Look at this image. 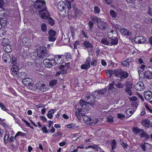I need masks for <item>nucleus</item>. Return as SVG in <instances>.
<instances>
[{
    "label": "nucleus",
    "mask_w": 152,
    "mask_h": 152,
    "mask_svg": "<svg viewBox=\"0 0 152 152\" xmlns=\"http://www.w3.org/2000/svg\"><path fill=\"white\" fill-rule=\"evenodd\" d=\"M132 88H126L125 89V91L126 93L129 96H132Z\"/></svg>",
    "instance_id": "ea45409f"
},
{
    "label": "nucleus",
    "mask_w": 152,
    "mask_h": 152,
    "mask_svg": "<svg viewBox=\"0 0 152 152\" xmlns=\"http://www.w3.org/2000/svg\"><path fill=\"white\" fill-rule=\"evenodd\" d=\"M144 78L148 79H152V72L149 71H145L144 74Z\"/></svg>",
    "instance_id": "412c9836"
},
{
    "label": "nucleus",
    "mask_w": 152,
    "mask_h": 152,
    "mask_svg": "<svg viewBox=\"0 0 152 152\" xmlns=\"http://www.w3.org/2000/svg\"><path fill=\"white\" fill-rule=\"evenodd\" d=\"M93 98H94V99L96 98H99L100 97V96L99 95V93H98V92L97 91H94L93 93Z\"/></svg>",
    "instance_id": "e433bc0d"
},
{
    "label": "nucleus",
    "mask_w": 152,
    "mask_h": 152,
    "mask_svg": "<svg viewBox=\"0 0 152 152\" xmlns=\"http://www.w3.org/2000/svg\"><path fill=\"white\" fill-rule=\"evenodd\" d=\"M115 85L117 87L120 88H123L124 86V84L120 82L115 83Z\"/></svg>",
    "instance_id": "58836bf2"
},
{
    "label": "nucleus",
    "mask_w": 152,
    "mask_h": 152,
    "mask_svg": "<svg viewBox=\"0 0 152 152\" xmlns=\"http://www.w3.org/2000/svg\"><path fill=\"white\" fill-rule=\"evenodd\" d=\"M61 55H56L54 58H53V65H56V64H60L59 61L61 59Z\"/></svg>",
    "instance_id": "dca6fc26"
},
{
    "label": "nucleus",
    "mask_w": 152,
    "mask_h": 152,
    "mask_svg": "<svg viewBox=\"0 0 152 152\" xmlns=\"http://www.w3.org/2000/svg\"><path fill=\"white\" fill-rule=\"evenodd\" d=\"M25 135V133L23 132H21L19 131L18 132L15 134V137H16V138L18 136H20L21 137H22L24 136Z\"/></svg>",
    "instance_id": "3c124183"
},
{
    "label": "nucleus",
    "mask_w": 152,
    "mask_h": 152,
    "mask_svg": "<svg viewBox=\"0 0 152 152\" xmlns=\"http://www.w3.org/2000/svg\"><path fill=\"white\" fill-rule=\"evenodd\" d=\"M64 6L65 10H67V11H69L68 10L71 8V4L69 3H68L67 4H64Z\"/></svg>",
    "instance_id": "79ce46f5"
},
{
    "label": "nucleus",
    "mask_w": 152,
    "mask_h": 152,
    "mask_svg": "<svg viewBox=\"0 0 152 152\" xmlns=\"http://www.w3.org/2000/svg\"><path fill=\"white\" fill-rule=\"evenodd\" d=\"M35 7L37 9H45L46 8L45 2L44 0H36Z\"/></svg>",
    "instance_id": "6e6552de"
},
{
    "label": "nucleus",
    "mask_w": 152,
    "mask_h": 152,
    "mask_svg": "<svg viewBox=\"0 0 152 152\" xmlns=\"http://www.w3.org/2000/svg\"><path fill=\"white\" fill-rule=\"evenodd\" d=\"M120 144L123 147L124 149H126L127 148L128 145L126 143L123 142L121 139L120 140Z\"/></svg>",
    "instance_id": "4c0bfd02"
},
{
    "label": "nucleus",
    "mask_w": 152,
    "mask_h": 152,
    "mask_svg": "<svg viewBox=\"0 0 152 152\" xmlns=\"http://www.w3.org/2000/svg\"><path fill=\"white\" fill-rule=\"evenodd\" d=\"M9 134H6L4 136V141L5 144L7 143L9 141Z\"/></svg>",
    "instance_id": "5fc2aeb1"
},
{
    "label": "nucleus",
    "mask_w": 152,
    "mask_h": 152,
    "mask_svg": "<svg viewBox=\"0 0 152 152\" xmlns=\"http://www.w3.org/2000/svg\"><path fill=\"white\" fill-rule=\"evenodd\" d=\"M125 85L126 87V88H132V83L130 82H126Z\"/></svg>",
    "instance_id": "4d7b16f0"
},
{
    "label": "nucleus",
    "mask_w": 152,
    "mask_h": 152,
    "mask_svg": "<svg viewBox=\"0 0 152 152\" xmlns=\"http://www.w3.org/2000/svg\"><path fill=\"white\" fill-rule=\"evenodd\" d=\"M57 80H56L53 79L51 80L49 83V85L50 86H55L57 83Z\"/></svg>",
    "instance_id": "a19ab883"
},
{
    "label": "nucleus",
    "mask_w": 152,
    "mask_h": 152,
    "mask_svg": "<svg viewBox=\"0 0 152 152\" xmlns=\"http://www.w3.org/2000/svg\"><path fill=\"white\" fill-rule=\"evenodd\" d=\"M95 99L93 98V95L87 94L86 95L85 98L86 102L83 100L79 101V104L80 106H82L83 108L89 109L92 106L95 101Z\"/></svg>",
    "instance_id": "f257e3e1"
},
{
    "label": "nucleus",
    "mask_w": 152,
    "mask_h": 152,
    "mask_svg": "<svg viewBox=\"0 0 152 152\" xmlns=\"http://www.w3.org/2000/svg\"><path fill=\"white\" fill-rule=\"evenodd\" d=\"M147 142H145L143 144H141L140 146L141 148L143 151H145L146 150V149L147 148Z\"/></svg>",
    "instance_id": "09e8293b"
},
{
    "label": "nucleus",
    "mask_w": 152,
    "mask_h": 152,
    "mask_svg": "<svg viewBox=\"0 0 152 152\" xmlns=\"http://www.w3.org/2000/svg\"><path fill=\"white\" fill-rule=\"evenodd\" d=\"M144 97L146 99L150 100L152 97V93L150 91H147L144 93Z\"/></svg>",
    "instance_id": "5701e85b"
},
{
    "label": "nucleus",
    "mask_w": 152,
    "mask_h": 152,
    "mask_svg": "<svg viewBox=\"0 0 152 152\" xmlns=\"http://www.w3.org/2000/svg\"><path fill=\"white\" fill-rule=\"evenodd\" d=\"M113 30H111V31L107 33V36L108 38H109V39L113 37Z\"/></svg>",
    "instance_id": "864d4df0"
},
{
    "label": "nucleus",
    "mask_w": 152,
    "mask_h": 152,
    "mask_svg": "<svg viewBox=\"0 0 152 152\" xmlns=\"http://www.w3.org/2000/svg\"><path fill=\"white\" fill-rule=\"evenodd\" d=\"M94 12L95 14H98L100 13V10L97 6H96L94 7Z\"/></svg>",
    "instance_id": "8fccbe9b"
},
{
    "label": "nucleus",
    "mask_w": 152,
    "mask_h": 152,
    "mask_svg": "<svg viewBox=\"0 0 152 152\" xmlns=\"http://www.w3.org/2000/svg\"><path fill=\"white\" fill-rule=\"evenodd\" d=\"M117 117L118 118L122 119L125 117V115L123 114L118 113V114Z\"/></svg>",
    "instance_id": "338daca9"
},
{
    "label": "nucleus",
    "mask_w": 152,
    "mask_h": 152,
    "mask_svg": "<svg viewBox=\"0 0 152 152\" xmlns=\"http://www.w3.org/2000/svg\"><path fill=\"white\" fill-rule=\"evenodd\" d=\"M83 45L85 47L84 48L87 49L89 55L92 56L93 55L92 51L93 48V45L87 41H84L83 43Z\"/></svg>",
    "instance_id": "20e7f679"
},
{
    "label": "nucleus",
    "mask_w": 152,
    "mask_h": 152,
    "mask_svg": "<svg viewBox=\"0 0 152 152\" xmlns=\"http://www.w3.org/2000/svg\"><path fill=\"white\" fill-rule=\"evenodd\" d=\"M150 135L146 132H143L142 134H141L140 138H144L145 140H148L150 137Z\"/></svg>",
    "instance_id": "c756f323"
},
{
    "label": "nucleus",
    "mask_w": 152,
    "mask_h": 152,
    "mask_svg": "<svg viewBox=\"0 0 152 152\" xmlns=\"http://www.w3.org/2000/svg\"><path fill=\"white\" fill-rule=\"evenodd\" d=\"M9 57L10 58V56L7 54H4L3 56L2 59L5 63H7V61H8L9 62V61L11 59V58L9 59Z\"/></svg>",
    "instance_id": "cd10ccee"
},
{
    "label": "nucleus",
    "mask_w": 152,
    "mask_h": 152,
    "mask_svg": "<svg viewBox=\"0 0 152 152\" xmlns=\"http://www.w3.org/2000/svg\"><path fill=\"white\" fill-rule=\"evenodd\" d=\"M55 111V110L53 109L49 110L47 114V116L48 117L49 119H52L53 118V114L54 113Z\"/></svg>",
    "instance_id": "a878e982"
},
{
    "label": "nucleus",
    "mask_w": 152,
    "mask_h": 152,
    "mask_svg": "<svg viewBox=\"0 0 152 152\" xmlns=\"http://www.w3.org/2000/svg\"><path fill=\"white\" fill-rule=\"evenodd\" d=\"M41 28L42 31L45 32L47 30V26L45 23H43L41 25Z\"/></svg>",
    "instance_id": "37998d69"
},
{
    "label": "nucleus",
    "mask_w": 152,
    "mask_h": 152,
    "mask_svg": "<svg viewBox=\"0 0 152 152\" xmlns=\"http://www.w3.org/2000/svg\"><path fill=\"white\" fill-rule=\"evenodd\" d=\"M109 40L110 46L116 45L118 43V39L116 37H112Z\"/></svg>",
    "instance_id": "2eb2a0df"
},
{
    "label": "nucleus",
    "mask_w": 152,
    "mask_h": 152,
    "mask_svg": "<svg viewBox=\"0 0 152 152\" xmlns=\"http://www.w3.org/2000/svg\"><path fill=\"white\" fill-rule=\"evenodd\" d=\"M53 58L51 59H46L44 60L43 63L44 65L48 68H50L53 65Z\"/></svg>",
    "instance_id": "9b49d317"
},
{
    "label": "nucleus",
    "mask_w": 152,
    "mask_h": 152,
    "mask_svg": "<svg viewBox=\"0 0 152 152\" xmlns=\"http://www.w3.org/2000/svg\"><path fill=\"white\" fill-rule=\"evenodd\" d=\"M107 91V89L106 88H104L98 91H97L98 93L99 94V95L101 96V95L104 94V93H105L106 91Z\"/></svg>",
    "instance_id": "c03bdc74"
},
{
    "label": "nucleus",
    "mask_w": 152,
    "mask_h": 152,
    "mask_svg": "<svg viewBox=\"0 0 152 152\" xmlns=\"http://www.w3.org/2000/svg\"><path fill=\"white\" fill-rule=\"evenodd\" d=\"M115 84L114 82L113 83L110 84L109 85L108 89L110 91L112 89H113V88H115L114 87L113 85H115Z\"/></svg>",
    "instance_id": "0e129e2a"
},
{
    "label": "nucleus",
    "mask_w": 152,
    "mask_h": 152,
    "mask_svg": "<svg viewBox=\"0 0 152 152\" xmlns=\"http://www.w3.org/2000/svg\"><path fill=\"white\" fill-rule=\"evenodd\" d=\"M49 34L48 39L50 41L53 42L56 40L55 36L56 35V31L52 30H49L48 32Z\"/></svg>",
    "instance_id": "9d476101"
},
{
    "label": "nucleus",
    "mask_w": 152,
    "mask_h": 152,
    "mask_svg": "<svg viewBox=\"0 0 152 152\" xmlns=\"http://www.w3.org/2000/svg\"><path fill=\"white\" fill-rule=\"evenodd\" d=\"M65 4H64L63 2L62 1L59 2V3L58 4V9L60 11H61L62 10H65L64 6Z\"/></svg>",
    "instance_id": "bb28decb"
},
{
    "label": "nucleus",
    "mask_w": 152,
    "mask_h": 152,
    "mask_svg": "<svg viewBox=\"0 0 152 152\" xmlns=\"http://www.w3.org/2000/svg\"><path fill=\"white\" fill-rule=\"evenodd\" d=\"M97 61L94 58H92L91 59V64L92 66H96L97 65Z\"/></svg>",
    "instance_id": "603ef678"
},
{
    "label": "nucleus",
    "mask_w": 152,
    "mask_h": 152,
    "mask_svg": "<svg viewBox=\"0 0 152 152\" xmlns=\"http://www.w3.org/2000/svg\"><path fill=\"white\" fill-rule=\"evenodd\" d=\"M135 88L138 91H142L145 88L143 83L142 82L137 83L135 86Z\"/></svg>",
    "instance_id": "ddd939ff"
},
{
    "label": "nucleus",
    "mask_w": 152,
    "mask_h": 152,
    "mask_svg": "<svg viewBox=\"0 0 152 152\" xmlns=\"http://www.w3.org/2000/svg\"><path fill=\"white\" fill-rule=\"evenodd\" d=\"M116 77H120L121 80L127 78L129 76L128 73L126 71H124L121 69H117Z\"/></svg>",
    "instance_id": "7ed1b4c3"
},
{
    "label": "nucleus",
    "mask_w": 152,
    "mask_h": 152,
    "mask_svg": "<svg viewBox=\"0 0 152 152\" xmlns=\"http://www.w3.org/2000/svg\"><path fill=\"white\" fill-rule=\"evenodd\" d=\"M110 16L113 18L115 19L117 16V14L113 10H110Z\"/></svg>",
    "instance_id": "2f4dec72"
},
{
    "label": "nucleus",
    "mask_w": 152,
    "mask_h": 152,
    "mask_svg": "<svg viewBox=\"0 0 152 152\" xmlns=\"http://www.w3.org/2000/svg\"><path fill=\"white\" fill-rule=\"evenodd\" d=\"M97 27L100 30L105 31L108 28V25L106 22L101 20L97 24Z\"/></svg>",
    "instance_id": "1a4fd4ad"
},
{
    "label": "nucleus",
    "mask_w": 152,
    "mask_h": 152,
    "mask_svg": "<svg viewBox=\"0 0 152 152\" xmlns=\"http://www.w3.org/2000/svg\"><path fill=\"white\" fill-rule=\"evenodd\" d=\"M90 66H88V65L86 64H82L81 66V68L82 69H88L90 67Z\"/></svg>",
    "instance_id": "6e6d98bb"
},
{
    "label": "nucleus",
    "mask_w": 152,
    "mask_h": 152,
    "mask_svg": "<svg viewBox=\"0 0 152 152\" xmlns=\"http://www.w3.org/2000/svg\"><path fill=\"white\" fill-rule=\"evenodd\" d=\"M107 121L110 123L113 122V117L110 115L108 116Z\"/></svg>",
    "instance_id": "052dcab7"
},
{
    "label": "nucleus",
    "mask_w": 152,
    "mask_h": 152,
    "mask_svg": "<svg viewBox=\"0 0 152 152\" xmlns=\"http://www.w3.org/2000/svg\"><path fill=\"white\" fill-rule=\"evenodd\" d=\"M22 82L23 84L28 86V87L31 90L33 89V86H35L31 82V79L29 77H26L23 79Z\"/></svg>",
    "instance_id": "423d86ee"
},
{
    "label": "nucleus",
    "mask_w": 152,
    "mask_h": 152,
    "mask_svg": "<svg viewBox=\"0 0 152 152\" xmlns=\"http://www.w3.org/2000/svg\"><path fill=\"white\" fill-rule=\"evenodd\" d=\"M81 109H77V111L75 112V115L77 118H79L81 116H86L85 115V113L82 112H87V110L89 109H87L86 108H83L82 106H81Z\"/></svg>",
    "instance_id": "0eeeda50"
},
{
    "label": "nucleus",
    "mask_w": 152,
    "mask_h": 152,
    "mask_svg": "<svg viewBox=\"0 0 152 152\" xmlns=\"http://www.w3.org/2000/svg\"><path fill=\"white\" fill-rule=\"evenodd\" d=\"M140 129L138 127H134L132 129L133 132L134 133V134H137L139 132Z\"/></svg>",
    "instance_id": "bf43d9fd"
},
{
    "label": "nucleus",
    "mask_w": 152,
    "mask_h": 152,
    "mask_svg": "<svg viewBox=\"0 0 152 152\" xmlns=\"http://www.w3.org/2000/svg\"><path fill=\"white\" fill-rule=\"evenodd\" d=\"M126 112V113L127 114V117H129L133 114L134 110L131 108H129L127 109Z\"/></svg>",
    "instance_id": "c85d7f7f"
},
{
    "label": "nucleus",
    "mask_w": 152,
    "mask_h": 152,
    "mask_svg": "<svg viewBox=\"0 0 152 152\" xmlns=\"http://www.w3.org/2000/svg\"><path fill=\"white\" fill-rule=\"evenodd\" d=\"M121 63L122 65L126 67H128L129 66V63H128V62H127L126 60L123 61Z\"/></svg>",
    "instance_id": "680f3d73"
},
{
    "label": "nucleus",
    "mask_w": 152,
    "mask_h": 152,
    "mask_svg": "<svg viewBox=\"0 0 152 152\" xmlns=\"http://www.w3.org/2000/svg\"><path fill=\"white\" fill-rule=\"evenodd\" d=\"M91 61V58L90 57H88L86 59L85 63L88 65V66H90V62Z\"/></svg>",
    "instance_id": "e2e57ef3"
},
{
    "label": "nucleus",
    "mask_w": 152,
    "mask_h": 152,
    "mask_svg": "<svg viewBox=\"0 0 152 152\" xmlns=\"http://www.w3.org/2000/svg\"><path fill=\"white\" fill-rule=\"evenodd\" d=\"M110 40H108L106 38H103L102 39L101 42L102 44L110 46Z\"/></svg>",
    "instance_id": "7c9ffc66"
},
{
    "label": "nucleus",
    "mask_w": 152,
    "mask_h": 152,
    "mask_svg": "<svg viewBox=\"0 0 152 152\" xmlns=\"http://www.w3.org/2000/svg\"><path fill=\"white\" fill-rule=\"evenodd\" d=\"M41 130L43 131V133H45V134L48 133V131L47 130V129L46 127H44L41 128Z\"/></svg>",
    "instance_id": "774afa93"
},
{
    "label": "nucleus",
    "mask_w": 152,
    "mask_h": 152,
    "mask_svg": "<svg viewBox=\"0 0 152 152\" xmlns=\"http://www.w3.org/2000/svg\"><path fill=\"white\" fill-rule=\"evenodd\" d=\"M101 20V19L100 18L96 17L92 18L91 20V21L94 23H97V24H98V23Z\"/></svg>",
    "instance_id": "f704fd0d"
},
{
    "label": "nucleus",
    "mask_w": 152,
    "mask_h": 152,
    "mask_svg": "<svg viewBox=\"0 0 152 152\" xmlns=\"http://www.w3.org/2000/svg\"><path fill=\"white\" fill-rule=\"evenodd\" d=\"M110 144L112 150H114L116 148L117 143L115 140H113Z\"/></svg>",
    "instance_id": "72a5a7b5"
},
{
    "label": "nucleus",
    "mask_w": 152,
    "mask_h": 152,
    "mask_svg": "<svg viewBox=\"0 0 152 152\" xmlns=\"http://www.w3.org/2000/svg\"><path fill=\"white\" fill-rule=\"evenodd\" d=\"M47 19L48 20V21L50 25L52 26L54 24L55 21L52 18L49 17Z\"/></svg>",
    "instance_id": "c9c22d12"
},
{
    "label": "nucleus",
    "mask_w": 152,
    "mask_h": 152,
    "mask_svg": "<svg viewBox=\"0 0 152 152\" xmlns=\"http://www.w3.org/2000/svg\"><path fill=\"white\" fill-rule=\"evenodd\" d=\"M3 49L7 53H9L11 51L12 49L11 45L8 44L4 43L3 42Z\"/></svg>",
    "instance_id": "f3484780"
},
{
    "label": "nucleus",
    "mask_w": 152,
    "mask_h": 152,
    "mask_svg": "<svg viewBox=\"0 0 152 152\" xmlns=\"http://www.w3.org/2000/svg\"><path fill=\"white\" fill-rule=\"evenodd\" d=\"M66 10H62V12H63V14L64 16H68L69 17V16L71 15V13L69 12V11H67V12H66Z\"/></svg>",
    "instance_id": "de8ad7c7"
},
{
    "label": "nucleus",
    "mask_w": 152,
    "mask_h": 152,
    "mask_svg": "<svg viewBox=\"0 0 152 152\" xmlns=\"http://www.w3.org/2000/svg\"><path fill=\"white\" fill-rule=\"evenodd\" d=\"M34 68L37 70H39L41 67V66L39 60H36L34 61Z\"/></svg>",
    "instance_id": "4be33fe9"
},
{
    "label": "nucleus",
    "mask_w": 152,
    "mask_h": 152,
    "mask_svg": "<svg viewBox=\"0 0 152 152\" xmlns=\"http://www.w3.org/2000/svg\"><path fill=\"white\" fill-rule=\"evenodd\" d=\"M11 70L12 72L15 73V75H17L19 71V68L17 65H12Z\"/></svg>",
    "instance_id": "b1692460"
},
{
    "label": "nucleus",
    "mask_w": 152,
    "mask_h": 152,
    "mask_svg": "<svg viewBox=\"0 0 152 152\" xmlns=\"http://www.w3.org/2000/svg\"><path fill=\"white\" fill-rule=\"evenodd\" d=\"M42 92H44L45 91H46V88H45V84L42 85L40 87L38 88Z\"/></svg>",
    "instance_id": "a18cd8bd"
},
{
    "label": "nucleus",
    "mask_w": 152,
    "mask_h": 152,
    "mask_svg": "<svg viewBox=\"0 0 152 152\" xmlns=\"http://www.w3.org/2000/svg\"><path fill=\"white\" fill-rule=\"evenodd\" d=\"M92 120H93V121H92V125H95L96 124H97L99 121V120L97 118H94V119H92Z\"/></svg>",
    "instance_id": "69168bd1"
},
{
    "label": "nucleus",
    "mask_w": 152,
    "mask_h": 152,
    "mask_svg": "<svg viewBox=\"0 0 152 152\" xmlns=\"http://www.w3.org/2000/svg\"><path fill=\"white\" fill-rule=\"evenodd\" d=\"M141 123L142 125L145 127H148L150 125V121L148 120L145 119L142 121Z\"/></svg>",
    "instance_id": "393cba45"
},
{
    "label": "nucleus",
    "mask_w": 152,
    "mask_h": 152,
    "mask_svg": "<svg viewBox=\"0 0 152 152\" xmlns=\"http://www.w3.org/2000/svg\"><path fill=\"white\" fill-rule=\"evenodd\" d=\"M37 56L39 58H44L48 57L47 50L45 47L38 45L37 46Z\"/></svg>",
    "instance_id": "f03ea898"
},
{
    "label": "nucleus",
    "mask_w": 152,
    "mask_h": 152,
    "mask_svg": "<svg viewBox=\"0 0 152 152\" xmlns=\"http://www.w3.org/2000/svg\"><path fill=\"white\" fill-rule=\"evenodd\" d=\"M22 45H26V46L30 45L31 44V42L28 38L26 37H24L22 39Z\"/></svg>",
    "instance_id": "6ab92c4d"
},
{
    "label": "nucleus",
    "mask_w": 152,
    "mask_h": 152,
    "mask_svg": "<svg viewBox=\"0 0 152 152\" xmlns=\"http://www.w3.org/2000/svg\"><path fill=\"white\" fill-rule=\"evenodd\" d=\"M83 120L85 124L92 125V121H93L91 118L87 116H85L83 118Z\"/></svg>",
    "instance_id": "4468645a"
},
{
    "label": "nucleus",
    "mask_w": 152,
    "mask_h": 152,
    "mask_svg": "<svg viewBox=\"0 0 152 152\" xmlns=\"http://www.w3.org/2000/svg\"><path fill=\"white\" fill-rule=\"evenodd\" d=\"M39 15L42 19H46L50 16V13L48 12L46 8L42 9L39 12Z\"/></svg>",
    "instance_id": "39448f33"
},
{
    "label": "nucleus",
    "mask_w": 152,
    "mask_h": 152,
    "mask_svg": "<svg viewBox=\"0 0 152 152\" xmlns=\"http://www.w3.org/2000/svg\"><path fill=\"white\" fill-rule=\"evenodd\" d=\"M117 69L113 70L108 69L106 71L107 75V76L110 77L113 74H115V76L116 77V74L117 73Z\"/></svg>",
    "instance_id": "a211bd4d"
},
{
    "label": "nucleus",
    "mask_w": 152,
    "mask_h": 152,
    "mask_svg": "<svg viewBox=\"0 0 152 152\" xmlns=\"http://www.w3.org/2000/svg\"><path fill=\"white\" fill-rule=\"evenodd\" d=\"M60 69H61L62 70L60 71V72L62 75H64L67 73V69H65L64 66L63 65H61L60 66Z\"/></svg>",
    "instance_id": "473e14b6"
},
{
    "label": "nucleus",
    "mask_w": 152,
    "mask_h": 152,
    "mask_svg": "<svg viewBox=\"0 0 152 152\" xmlns=\"http://www.w3.org/2000/svg\"><path fill=\"white\" fill-rule=\"evenodd\" d=\"M134 41L136 43L142 44L146 42V39L142 36H137L134 38Z\"/></svg>",
    "instance_id": "f8f14e48"
},
{
    "label": "nucleus",
    "mask_w": 152,
    "mask_h": 152,
    "mask_svg": "<svg viewBox=\"0 0 152 152\" xmlns=\"http://www.w3.org/2000/svg\"><path fill=\"white\" fill-rule=\"evenodd\" d=\"M71 32L72 34V37H73L75 35V33L76 31V30L73 27L71 26L70 27Z\"/></svg>",
    "instance_id": "49530a36"
},
{
    "label": "nucleus",
    "mask_w": 152,
    "mask_h": 152,
    "mask_svg": "<svg viewBox=\"0 0 152 152\" xmlns=\"http://www.w3.org/2000/svg\"><path fill=\"white\" fill-rule=\"evenodd\" d=\"M65 56L66 58L68 60L71 59V56L69 53H65Z\"/></svg>",
    "instance_id": "13d9d810"
},
{
    "label": "nucleus",
    "mask_w": 152,
    "mask_h": 152,
    "mask_svg": "<svg viewBox=\"0 0 152 152\" xmlns=\"http://www.w3.org/2000/svg\"><path fill=\"white\" fill-rule=\"evenodd\" d=\"M120 31L123 35H124L130 36L131 34V32L130 31L124 28L121 29Z\"/></svg>",
    "instance_id": "aec40b11"
}]
</instances>
